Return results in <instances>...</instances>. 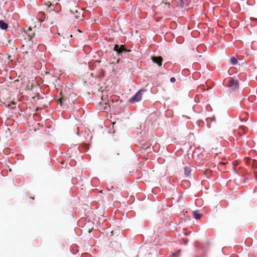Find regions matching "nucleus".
Instances as JSON below:
<instances>
[{
	"label": "nucleus",
	"instance_id": "obj_6",
	"mask_svg": "<svg viewBox=\"0 0 257 257\" xmlns=\"http://www.w3.org/2000/svg\"><path fill=\"white\" fill-rule=\"evenodd\" d=\"M126 52H128V51L124 48L123 45H121L119 47V50H118L117 54V55H119L121 53Z\"/></svg>",
	"mask_w": 257,
	"mask_h": 257
},
{
	"label": "nucleus",
	"instance_id": "obj_2",
	"mask_svg": "<svg viewBox=\"0 0 257 257\" xmlns=\"http://www.w3.org/2000/svg\"><path fill=\"white\" fill-rule=\"evenodd\" d=\"M228 86L232 90H235L238 87V82L236 80L231 78Z\"/></svg>",
	"mask_w": 257,
	"mask_h": 257
},
{
	"label": "nucleus",
	"instance_id": "obj_5",
	"mask_svg": "<svg viewBox=\"0 0 257 257\" xmlns=\"http://www.w3.org/2000/svg\"><path fill=\"white\" fill-rule=\"evenodd\" d=\"M184 174L186 177H188L190 176L191 170L190 168L185 167H184Z\"/></svg>",
	"mask_w": 257,
	"mask_h": 257
},
{
	"label": "nucleus",
	"instance_id": "obj_3",
	"mask_svg": "<svg viewBox=\"0 0 257 257\" xmlns=\"http://www.w3.org/2000/svg\"><path fill=\"white\" fill-rule=\"evenodd\" d=\"M153 61L157 64L159 66L162 65V62L163 61V59L161 57H153L152 58Z\"/></svg>",
	"mask_w": 257,
	"mask_h": 257
},
{
	"label": "nucleus",
	"instance_id": "obj_4",
	"mask_svg": "<svg viewBox=\"0 0 257 257\" xmlns=\"http://www.w3.org/2000/svg\"><path fill=\"white\" fill-rule=\"evenodd\" d=\"M8 25L4 21H0V28L2 30H6L8 29Z\"/></svg>",
	"mask_w": 257,
	"mask_h": 257
},
{
	"label": "nucleus",
	"instance_id": "obj_7",
	"mask_svg": "<svg viewBox=\"0 0 257 257\" xmlns=\"http://www.w3.org/2000/svg\"><path fill=\"white\" fill-rule=\"evenodd\" d=\"M193 216L196 219H198L201 217V215L197 211H194L193 212Z\"/></svg>",
	"mask_w": 257,
	"mask_h": 257
},
{
	"label": "nucleus",
	"instance_id": "obj_9",
	"mask_svg": "<svg viewBox=\"0 0 257 257\" xmlns=\"http://www.w3.org/2000/svg\"><path fill=\"white\" fill-rule=\"evenodd\" d=\"M181 250H179L177 251V252H173L172 256L173 257H180L181 256Z\"/></svg>",
	"mask_w": 257,
	"mask_h": 257
},
{
	"label": "nucleus",
	"instance_id": "obj_12",
	"mask_svg": "<svg viewBox=\"0 0 257 257\" xmlns=\"http://www.w3.org/2000/svg\"><path fill=\"white\" fill-rule=\"evenodd\" d=\"M176 81V79L175 77H171L170 78V81L172 82V83H174Z\"/></svg>",
	"mask_w": 257,
	"mask_h": 257
},
{
	"label": "nucleus",
	"instance_id": "obj_1",
	"mask_svg": "<svg viewBox=\"0 0 257 257\" xmlns=\"http://www.w3.org/2000/svg\"><path fill=\"white\" fill-rule=\"evenodd\" d=\"M142 96V94L141 91H139L129 99V102L131 103L138 102L141 99Z\"/></svg>",
	"mask_w": 257,
	"mask_h": 257
},
{
	"label": "nucleus",
	"instance_id": "obj_11",
	"mask_svg": "<svg viewBox=\"0 0 257 257\" xmlns=\"http://www.w3.org/2000/svg\"><path fill=\"white\" fill-rule=\"evenodd\" d=\"M119 46L117 44H115L113 48V50L116 51V52L117 53L118 51L119 50Z\"/></svg>",
	"mask_w": 257,
	"mask_h": 257
},
{
	"label": "nucleus",
	"instance_id": "obj_10",
	"mask_svg": "<svg viewBox=\"0 0 257 257\" xmlns=\"http://www.w3.org/2000/svg\"><path fill=\"white\" fill-rule=\"evenodd\" d=\"M179 5L181 8H183L185 4V2H184V0H179Z\"/></svg>",
	"mask_w": 257,
	"mask_h": 257
},
{
	"label": "nucleus",
	"instance_id": "obj_8",
	"mask_svg": "<svg viewBox=\"0 0 257 257\" xmlns=\"http://www.w3.org/2000/svg\"><path fill=\"white\" fill-rule=\"evenodd\" d=\"M230 63L232 65H235L237 63V60L235 57H232L230 59Z\"/></svg>",
	"mask_w": 257,
	"mask_h": 257
}]
</instances>
